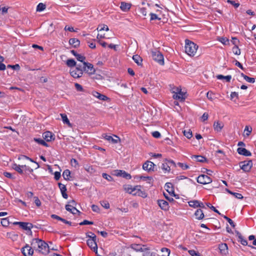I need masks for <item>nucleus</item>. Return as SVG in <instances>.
<instances>
[{"label":"nucleus","instance_id":"1","mask_svg":"<svg viewBox=\"0 0 256 256\" xmlns=\"http://www.w3.org/2000/svg\"><path fill=\"white\" fill-rule=\"evenodd\" d=\"M198 46L193 42L189 40H185V52L188 56H194L198 48Z\"/></svg>","mask_w":256,"mask_h":256},{"label":"nucleus","instance_id":"2","mask_svg":"<svg viewBox=\"0 0 256 256\" xmlns=\"http://www.w3.org/2000/svg\"><path fill=\"white\" fill-rule=\"evenodd\" d=\"M38 242V250L44 254H47L50 252V247L48 244L42 240H37Z\"/></svg>","mask_w":256,"mask_h":256},{"label":"nucleus","instance_id":"3","mask_svg":"<svg viewBox=\"0 0 256 256\" xmlns=\"http://www.w3.org/2000/svg\"><path fill=\"white\" fill-rule=\"evenodd\" d=\"M152 58L154 60L160 64H164V56L162 52L158 50L152 52Z\"/></svg>","mask_w":256,"mask_h":256},{"label":"nucleus","instance_id":"4","mask_svg":"<svg viewBox=\"0 0 256 256\" xmlns=\"http://www.w3.org/2000/svg\"><path fill=\"white\" fill-rule=\"evenodd\" d=\"M240 166L244 172H249L252 166V160L240 162L239 163Z\"/></svg>","mask_w":256,"mask_h":256},{"label":"nucleus","instance_id":"5","mask_svg":"<svg viewBox=\"0 0 256 256\" xmlns=\"http://www.w3.org/2000/svg\"><path fill=\"white\" fill-rule=\"evenodd\" d=\"M83 70L84 72L88 73L89 75L94 74L96 72L93 64L88 62H84Z\"/></svg>","mask_w":256,"mask_h":256},{"label":"nucleus","instance_id":"6","mask_svg":"<svg viewBox=\"0 0 256 256\" xmlns=\"http://www.w3.org/2000/svg\"><path fill=\"white\" fill-rule=\"evenodd\" d=\"M197 182L200 184H206L211 183L212 180L208 176L202 174L197 178Z\"/></svg>","mask_w":256,"mask_h":256},{"label":"nucleus","instance_id":"7","mask_svg":"<svg viewBox=\"0 0 256 256\" xmlns=\"http://www.w3.org/2000/svg\"><path fill=\"white\" fill-rule=\"evenodd\" d=\"M14 225H18L22 230L28 231L30 228H34V225L30 222H13Z\"/></svg>","mask_w":256,"mask_h":256},{"label":"nucleus","instance_id":"8","mask_svg":"<svg viewBox=\"0 0 256 256\" xmlns=\"http://www.w3.org/2000/svg\"><path fill=\"white\" fill-rule=\"evenodd\" d=\"M21 252L24 256H32L34 254L32 247L28 244H26L22 248Z\"/></svg>","mask_w":256,"mask_h":256},{"label":"nucleus","instance_id":"9","mask_svg":"<svg viewBox=\"0 0 256 256\" xmlns=\"http://www.w3.org/2000/svg\"><path fill=\"white\" fill-rule=\"evenodd\" d=\"M156 164L150 161L147 160L142 165V168L148 172H154Z\"/></svg>","mask_w":256,"mask_h":256},{"label":"nucleus","instance_id":"10","mask_svg":"<svg viewBox=\"0 0 256 256\" xmlns=\"http://www.w3.org/2000/svg\"><path fill=\"white\" fill-rule=\"evenodd\" d=\"M130 248L136 252H145L148 250V248L145 245L140 244H132L130 246Z\"/></svg>","mask_w":256,"mask_h":256},{"label":"nucleus","instance_id":"11","mask_svg":"<svg viewBox=\"0 0 256 256\" xmlns=\"http://www.w3.org/2000/svg\"><path fill=\"white\" fill-rule=\"evenodd\" d=\"M42 137L47 142H51L55 140V136L52 132L46 131L42 134Z\"/></svg>","mask_w":256,"mask_h":256},{"label":"nucleus","instance_id":"12","mask_svg":"<svg viewBox=\"0 0 256 256\" xmlns=\"http://www.w3.org/2000/svg\"><path fill=\"white\" fill-rule=\"evenodd\" d=\"M157 204L162 210L164 211H167L169 210V204L166 200H157Z\"/></svg>","mask_w":256,"mask_h":256},{"label":"nucleus","instance_id":"13","mask_svg":"<svg viewBox=\"0 0 256 256\" xmlns=\"http://www.w3.org/2000/svg\"><path fill=\"white\" fill-rule=\"evenodd\" d=\"M102 136L105 140L109 142H111L112 144H117L120 142V138L116 135H114V136L116 138V139L114 138L112 136L107 135L106 134H104Z\"/></svg>","mask_w":256,"mask_h":256},{"label":"nucleus","instance_id":"14","mask_svg":"<svg viewBox=\"0 0 256 256\" xmlns=\"http://www.w3.org/2000/svg\"><path fill=\"white\" fill-rule=\"evenodd\" d=\"M70 74L73 78H77L82 76L83 72L82 70L75 68L74 70H70Z\"/></svg>","mask_w":256,"mask_h":256},{"label":"nucleus","instance_id":"15","mask_svg":"<svg viewBox=\"0 0 256 256\" xmlns=\"http://www.w3.org/2000/svg\"><path fill=\"white\" fill-rule=\"evenodd\" d=\"M237 152L238 154L246 156H252V153L250 152L244 148H238Z\"/></svg>","mask_w":256,"mask_h":256},{"label":"nucleus","instance_id":"16","mask_svg":"<svg viewBox=\"0 0 256 256\" xmlns=\"http://www.w3.org/2000/svg\"><path fill=\"white\" fill-rule=\"evenodd\" d=\"M58 186L60 190L62 197L65 199H67L68 198V195L66 192L67 189L66 186L60 182L58 183Z\"/></svg>","mask_w":256,"mask_h":256},{"label":"nucleus","instance_id":"17","mask_svg":"<svg viewBox=\"0 0 256 256\" xmlns=\"http://www.w3.org/2000/svg\"><path fill=\"white\" fill-rule=\"evenodd\" d=\"M88 246L94 250V252H96L98 250V246L96 242H94V240H90L88 239L86 241Z\"/></svg>","mask_w":256,"mask_h":256},{"label":"nucleus","instance_id":"18","mask_svg":"<svg viewBox=\"0 0 256 256\" xmlns=\"http://www.w3.org/2000/svg\"><path fill=\"white\" fill-rule=\"evenodd\" d=\"M131 6V4L122 2L120 3V8L122 11L126 12L130 10Z\"/></svg>","mask_w":256,"mask_h":256},{"label":"nucleus","instance_id":"19","mask_svg":"<svg viewBox=\"0 0 256 256\" xmlns=\"http://www.w3.org/2000/svg\"><path fill=\"white\" fill-rule=\"evenodd\" d=\"M220 252L223 254H226L228 253V246L226 244L222 243L218 246Z\"/></svg>","mask_w":256,"mask_h":256},{"label":"nucleus","instance_id":"20","mask_svg":"<svg viewBox=\"0 0 256 256\" xmlns=\"http://www.w3.org/2000/svg\"><path fill=\"white\" fill-rule=\"evenodd\" d=\"M184 94L182 92L181 90H180L178 93H176L173 95V98L174 99L178 100L180 102H183L185 100Z\"/></svg>","mask_w":256,"mask_h":256},{"label":"nucleus","instance_id":"21","mask_svg":"<svg viewBox=\"0 0 256 256\" xmlns=\"http://www.w3.org/2000/svg\"><path fill=\"white\" fill-rule=\"evenodd\" d=\"M194 214L196 216V218L198 220H202L204 216V213L201 208L197 209Z\"/></svg>","mask_w":256,"mask_h":256},{"label":"nucleus","instance_id":"22","mask_svg":"<svg viewBox=\"0 0 256 256\" xmlns=\"http://www.w3.org/2000/svg\"><path fill=\"white\" fill-rule=\"evenodd\" d=\"M69 44L74 48H77L80 46V41L76 38H71L69 40Z\"/></svg>","mask_w":256,"mask_h":256},{"label":"nucleus","instance_id":"23","mask_svg":"<svg viewBox=\"0 0 256 256\" xmlns=\"http://www.w3.org/2000/svg\"><path fill=\"white\" fill-rule=\"evenodd\" d=\"M194 158L196 162H207V158L202 156L200 155H193L192 156V158Z\"/></svg>","mask_w":256,"mask_h":256},{"label":"nucleus","instance_id":"24","mask_svg":"<svg viewBox=\"0 0 256 256\" xmlns=\"http://www.w3.org/2000/svg\"><path fill=\"white\" fill-rule=\"evenodd\" d=\"M12 168L20 174H24V170L22 168V165H18L16 164H14L12 166Z\"/></svg>","mask_w":256,"mask_h":256},{"label":"nucleus","instance_id":"25","mask_svg":"<svg viewBox=\"0 0 256 256\" xmlns=\"http://www.w3.org/2000/svg\"><path fill=\"white\" fill-rule=\"evenodd\" d=\"M132 59L138 66L142 65V59L140 56L138 54L134 55L132 56Z\"/></svg>","mask_w":256,"mask_h":256},{"label":"nucleus","instance_id":"26","mask_svg":"<svg viewBox=\"0 0 256 256\" xmlns=\"http://www.w3.org/2000/svg\"><path fill=\"white\" fill-rule=\"evenodd\" d=\"M161 168L164 172H170V166H169L168 162L164 160V162L162 164Z\"/></svg>","mask_w":256,"mask_h":256},{"label":"nucleus","instance_id":"27","mask_svg":"<svg viewBox=\"0 0 256 256\" xmlns=\"http://www.w3.org/2000/svg\"><path fill=\"white\" fill-rule=\"evenodd\" d=\"M223 127L224 124L220 123L218 122H215L214 124V128L217 132L221 131Z\"/></svg>","mask_w":256,"mask_h":256},{"label":"nucleus","instance_id":"28","mask_svg":"<svg viewBox=\"0 0 256 256\" xmlns=\"http://www.w3.org/2000/svg\"><path fill=\"white\" fill-rule=\"evenodd\" d=\"M226 190L229 194L233 195L235 198H238V199H242L243 198V196H242V194L240 193H237V192H232V191H230V190L228 189V188H226Z\"/></svg>","mask_w":256,"mask_h":256},{"label":"nucleus","instance_id":"29","mask_svg":"<svg viewBox=\"0 0 256 256\" xmlns=\"http://www.w3.org/2000/svg\"><path fill=\"white\" fill-rule=\"evenodd\" d=\"M34 140L38 143V144H41L46 147H48L49 146L48 144L42 138H34Z\"/></svg>","mask_w":256,"mask_h":256},{"label":"nucleus","instance_id":"30","mask_svg":"<svg viewBox=\"0 0 256 256\" xmlns=\"http://www.w3.org/2000/svg\"><path fill=\"white\" fill-rule=\"evenodd\" d=\"M216 77L218 80L224 79V80H226V82H230L232 78V76L230 75H228L226 76H224L222 74H218V75H217L216 76Z\"/></svg>","mask_w":256,"mask_h":256},{"label":"nucleus","instance_id":"31","mask_svg":"<svg viewBox=\"0 0 256 256\" xmlns=\"http://www.w3.org/2000/svg\"><path fill=\"white\" fill-rule=\"evenodd\" d=\"M240 76L244 78L248 82L250 83H254L255 82V79L253 78H250L246 75H245L244 73L242 72Z\"/></svg>","mask_w":256,"mask_h":256},{"label":"nucleus","instance_id":"32","mask_svg":"<svg viewBox=\"0 0 256 256\" xmlns=\"http://www.w3.org/2000/svg\"><path fill=\"white\" fill-rule=\"evenodd\" d=\"M66 64L68 66L72 68L76 66V62L72 58L68 59L66 62Z\"/></svg>","mask_w":256,"mask_h":256},{"label":"nucleus","instance_id":"33","mask_svg":"<svg viewBox=\"0 0 256 256\" xmlns=\"http://www.w3.org/2000/svg\"><path fill=\"white\" fill-rule=\"evenodd\" d=\"M70 171L69 170H65L62 173V176L66 180H70Z\"/></svg>","mask_w":256,"mask_h":256},{"label":"nucleus","instance_id":"34","mask_svg":"<svg viewBox=\"0 0 256 256\" xmlns=\"http://www.w3.org/2000/svg\"><path fill=\"white\" fill-rule=\"evenodd\" d=\"M164 188L169 194L172 190H174V186L171 182H166L165 184Z\"/></svg>","mask_w":256,"mask_h":256},{"label":"nucleus","instance_id":"35","mask_svg":"<svg viewBox=\"0 0 256 256\" xmlns=\"http://www.w3.org/2000/svg\"><path fill=\"white\" fill-rule=\"evenodd\" d=\"M141 188L140 186H136L134 187L132 191L130 192V194H132L134 196L136 195V194L140 192V188Z\"/></svg>","mask_w":256,"mask_h":256},{"label":"nucleus","instance_id":"36","mask_svg":"<svg viewBox=\"0 0 256 256\" xmlns=\"http://www.w3.org/2000/svg\"><path fill=\"white\" fill-rule=\"evenodd\" d=\"M60 116L64 124H67L68 126H71V124L70 123L67 116L65 114H61Z\"/></svg>","mask_w":256,"mask_h":256},{"label":"nucleus","instance_id":"37","mask_svg":"<svg viewBox=\"0 0 256 256\" xmlns=\"http://www.w3.org/2000/svg\"><path fill=\"white\" fill-rule=\"evenodd\" d=\"M96 94H94V96L97 97L100 100H107L109 99V98L106 96L98 92H96Z\"/></svg>","mask_w":256,"mask_h":256},{"label":"nucleus","instance_id":"38","mask_svg":"<svg viewBox=\"0 0 256 256\" xmlns=\"http://www.w3.org/2000/svg\"><path fill=\"white\" fill-rule=\"evenodd\" d=\"M188 204L190 207L196 208L199 206V201L198 200H190L188 202Z\"/></svg>","mask_w":256,"mask_h":256},{"label":"nucleus","instance_id":"39","mask_svg":"<svg viewBox=\"0 0 256 256\" xmlns=\"http://www.w3.org/2000/svg\"><path fill=\"white\" fill-rule=\"evenodd\" d=\"M46 8V5L42 2L39 3L36 6L37 12H42Z\"/></svg>","mask_w":256,"mask_h":256},{"label":"nucleus","instance_id":"40","mask_svg":"<svg viewBox=\"0 0 256 256\" xmlns=\"http://www.w3.org/2000/svg\"><path fill=\"white\" fill-rule=\"evenodd\" d=\"M86 236L87 238H89L90 240H94V242H96V236L94 233L92 232H88L86 234Z\"/></svg>","mask_w":256,"mask_h":256},{"label":"nucleus","instance_id":"41","mask_svg":"<svg viewBox=\"0 0 256 256\" xmlns=\"http://www.w3.org/2000/svg\"><path fill=\"white\" fill-rule=\"evenodd\" d=\"M161 252H162V256H169L170 254V250L168 248H162Z\"/></svg>","mask_w":256,"mask_h":256},{"label":"nucleus","instance_id":"42","mask_svg":"<svg viewBox=\"0 0 256 256\" xmlns=\"http://www.w3.org/2000/svg\"><path fill=\"white\" fill-rule=\"evenodd\" d=\"M40 240V239L38 238H34L32 240V241L30 244L32 248H35L36 247H38V242L37 240Z\"/></svg>","mask_w":256,"mask_h":256},{"label":"nucleus","instance_id":"43","mask_svg":"<svg viewBox=\"0 0 256 256\" xmlns=\"http://www.w3.org/2000/svg\"><path fill=\"white\" fill-rule=\"evenodd\" d=\"M218 40L224 45H228L229 44V40L226 38L220 37Z\"/></svg>","mask_w":256,"mask_h":256},{"label":"nucleus","instance_id":"44","mask_svg":"<svg viewBox=\"0 0 256 256\" xmlns=\"http://www.w3.org/2000/svg\"><path fill=\"white\" fill-rule=\"evenodd\" d=\"M221 216H222L223 218L228 221V222L230 224V225L232 228H234L235 227L236 225H235L234 222L230 218H228L226 216H224L222 214Z\"/></svg>","mask_w":256,"mask_h":256},{"label":"nucleus","instance_id":"45","mask_svg":"<svg viewBox=\"0 0 256 256\" xmlns=\"http://www.w3.org/2000/svg\"><path fill=\"white\" fill-rule=\"evenodd\" d=\"M10 222L8 218H4L1 220V224L4 226H8L9 225Z\"/></svg>","mask_w":256,"mask_h":256},{"label":"nucleus","instance_id":"46","mask_svg":"<svg viewBox=\"0 0 256 256\" xmlns=\"http://www.w3.org/2000/svg\"><path fill=\"white\" fill-rule=\"evenodd\" d=\"M206 205L212 210L214 212H215L218 214L220 215H222V214L219 212V211L216 208L212 206L210 203H206Z\"/></svg>","mask_w":256,"mask_h":256},{"label":"nucleus","instance_id":"47","mask_svg":"<svg viewBox=\"0 0 256 256\" xmlns=\"http://www.w3.org/2000/svg\"><path fill=\"white\" fill-rule=\"evenodd\" d=\"M232 52L236 55H240V50L238 48V46H234L232 48Z\"/></svg>","mask_w":256,"mask_h":256},{"label":"nucleus","instance_id":"48","mask_svg":"<svg viewBox=\"0 0 256 256\" xmlns=\"http://www.w3.org/2000/svg\"><path fill=\"white\" fill-rule=\"evenodd\" d=\"M97 30L99 31H102V30H105L106 31H108L109 29H108V26L106 25L102 24V25L98 26V28H97Z\"/></svg>","mask_w":256,"mask_h":256},{"label":"nucleus","instance_id":"49","mask_svg":"<svg viewBox=\"0 0 256 256\" xmlns=\"http://www.w3.org/2000/svg\"><path fill=\"white\" fill-rule=\"evenodd\" d=\"M177 165L182 168L183 170H187L189 168V166L188 165H187L186 164H184L182 162H178L177 164Z\"/></svg>","mask_w":256,"mask_h":256},{"label":"nucleus","instance_id":"50","mask_svg":"<svg viewBox=\"0 0 256 256\" xmlns=\"http://www.w3.org/2000/svg\"><path fill=\"white\" fill-rule=\"evenodd\" d=\"M184 134L188 139L190 138L192 136V132L190 130H189V131L184 130Z\"/></svg>","mask_w":256,"mask_h":256},{"label":"nucleus","instance_id":"51","mask_svg":"<svg viewBox=\"0 0 256 256\" xmlns=\"http://www.w3.org/2000/svg\"><path fill=\"white\" fill-rule=\"evenodd\" d=\"M76 58V60L78 61H80V62H82L83 63H84V62H85L84 60L86 58L84 56H82V55L80 54H78Z\"/></svg>","mask_w":256,"mask_h":256},{"label":"nucleus","instance_id":"52","mask_svg":"<svg viewBox=\"0 0 256 256\" xmlns=\"http://www.w3.org/2000/svg\"><path fill=\"white\" fill-rule=\"evenodd\" d=\"M164 161L165 162H168V164H169V166H173L174 167V168H176V165L177 164H176L175 163V162L173 160H168L167 158H166L164 160Z\"/></svg>","mask_w":256,"mask_h":256},{"label":"nucleus","instance_id":"53","mask_svg":"<svg viewBox=\"0 0 256 256\" xmlns=\"http://www.w3.org/2000/svg\"><path fill=\"white\" fill-rule=\"evenodd\" d=\"M143 256H157V254L154 252H150V251H145L143 254Z\"/></svg>","mask_w":256,"mask_h":256},{"label":"nucleus","instance_id":"54","mask_svg":"<svg viewBox=\"0 0 256 256\" xmlns=\"http://www.w3.org/2000/svg\"><path fill=\"white\" fill-rule=\"evenodd\" d=\"M150 20H160L161 18H158V16L154 13L150 12Z\"/></svg>","mask_w":256,"mask_h":256},{"label":"nucleus","instance_id":"55","mask_svg":"<svg viewBox=\"0 0 256 256\" xmlns=\"http://www.w3.org/2000/svg\"><path fill=\"white\" fill-rule=\"evenodd\" d=\"M7 67L8 68H12L14 70H19L20 69V66L18 64H16L14 65L8 64Z\"/></svg>","mask_w":256,"mask_h":256},{"label":"nucleus","instance_id":"56","mask_svg":"<svg viewBox=\"0 0 256 256\" xmlns=\"http://www.w3.org/2000/svg\"><path fill=\"white\" fill-rule=\"evenodd\" d=\"M238 239V241L243 246H246L248 244L247 240L244 238L242 236H240V238H239Z\"/></svg>","mask_w":256,"mask_h":256},{"label":"nucleus","instance_id":"57","mask_svg":"<svg viewBox=\"0 0 256 256\" xmlns=\"http://www.w3.org/2000/svg\"><path fill=\"white\" fill-rule=\"evenodd\" d=\"M227 2L232 5L235 8H238L240 4L239 3H236L235 1L231 0H228Z\"/></svg>","mask_w":256,"mask_h":256},{"label":"nucleus","instance_id":"58","mask_svg":"<svg viewBox=\"0 0 256 256\" xmlns=\"http://www.w3.org/2000/svg\"><path fill=\"white\" fill-rule=\"evenodd\" d=\"M214 94L211 91H208L206 94V97L212 100L214 99Z\"/></svg>","mask_w":256,"mask_h":256},{"label":"nucleus","instance_id":"59","mask_svg":"<svg viewBox=\"0 0 256 256\" xmlns=\"http://www.w3.org/2000/svg\"><path fill=\"white\" fill-rule=\"evenodd\" d=\"M4 176L8 178H10V179H14L15 177H14L12 174L9 172H4Z\"/></svg>","mask_w":256,"mask_h":256},{"label":"nucleus","instance_id":"60","mask_svg":"<svg viewBox=\"0 0 256 256\" xmlns=\"http://www.w3.org/2000/svg\"><path fill=\"white\" fill-rule=\"evenodd\" d=\"M244 131H246V135L248 136L252 131V128L251 126H246L244 128Z\"/></svg>","mask_w":256,"mask_h":256},{"label":"nucleus","instance_id":"61","mask_svg":"<svg viewBox=\"0 0 256 256\" xmlns=\"http://www.w3.org/2000/svg\"><path fill=\"white\" fill-rule=\"evenodd\" d=\"M152 134L153 137L158 138L161 136V134L158 131H154L152 133Z\"/></svg>","mask_w":256,"mask_h":256},{"label":"nucleus","instance_id":"62","mask_svg":"<svg viewBox=\"0 0 256 256\" xmlns=\"http://www.w3.org/2000/svg\"><path fill=\"white\" fill-rule=\"evenodd\" d=\"M34 203L37 206L40 207L41 206V202L38 198V196H34Z\"/></svg>","mask_w":256,"mask_h":256},{"label":"nucleus","instance_id":"63","mask_svg":"<svg viewBox=\"0 0 256 256\" xmlns=\"http://www.w3.org/2000/svg\"><path fill=\"white\" fill-rule=\"evenodd\" d=\"M102 177L108 181H112V176H111L110 175H109L107 174H106V173L102 174Z\"/></svg>","mask_w":256,"mask_h":256},{"label":"nucleus","instance_id":"64","mask_svg":"<svg viewBox=\"0 0 256 256\" xmlns=\"http://www.w3.org/2000/svg\"><path fill=\"white\" fill-rule=\"evenodd\" d=\"M74 86H75V88H76V90L78 91H79V92H82L83 91L84 89L82 88V86L80 84H78V83H76L74 84Z\"/></svg>","mask_w":256,"mask_h":256}]
</instances>
